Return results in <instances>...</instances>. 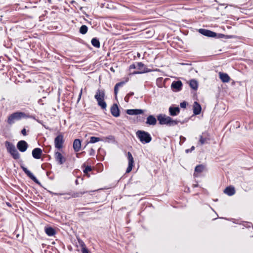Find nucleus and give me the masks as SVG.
Masks as SVG:
<instances>
[{"label": "nucleus", "instance_id": "nucleus-1", "mask_svg": "<svg viewBox=\"0 0 253 253\" xmlns=\"http://www.w3.org/2000/svg\"><path fill=\"white\" fill-rule=\"evenodd\" d=\"M130 74H142L153 71H158V69H148L144 64H131L129 67Z\"/></svg>", "mask_w": 253, "mask_h": 253}, {"label": "nucleus", "instance_id": "nucleus-2", "mask_svg": "<svg viewBox=\"0 0 253 253\" xmlns=\"http://www.w3.org/2000/svg\"><path fill=\"white\" fill-rule=\"evenodd\" d=\"M157 119L161 125H166L169 126H174L178 124V121L173 120L166 115L160 114L157 116Z\"/></svg>", "mask_w": 253, "mask_h": 253}, {"label": "nucleus", "instance_id": "nucleus-3", "mask_svg": "<svg viewBox=\"0 0 253 253\" xmlns=\"http://www.w3.org/2000/svg\"><path fill=\"white\" fill-rule=\"evenodd\" d=\"M94 98L97 101L98 105L101 107L102 109H105L106 108V103L104 101L105 91L103 89H98L94 96Z\"/></svg>", "mask_w": 253, "mask_h": 253}, {"label": "nucleus", "instance_id": "nucleus-4", "mask_svg": "<svg viewBox=\"0 0 253 253\" xmlns=\"http://www.w3.org/2000/svg\"><path fill=\"white\" fill-rule=\"evenodd\" d=\"M136 135L142 143H149L152 140L150 134L145 131L138 130L136 132Z\"/></svg>", "mask_w": 253, "mask_h": 253}, {"label": "nucleus", "instance_id": "nucleus-5", "mask_svg": "<svg viewBox=\"0 0 253 253\" xmlns=\"http://www.w3.org/2000/svg\"><path fill=\"white\" fill-rule=\"evenodd\" d=\"M26 117V114L23 112H17L11 114L7 119V123L9 125L14 124L16 121L21 120Z\"/></svg>", "mask_w": 253, "mask_h": 253}, {"label": "nucleus", "instance_id": "nucleus-6", "mask_svg": "<svg viewBox=\"0 0 253 253\" xmlns=\"http://www.w3.org/2000/svg\"><path fill=\"white\" fill-rule=\"evenodd\" d=\"M6 145L8 151L12 156L14 159H18L19 158V154L16 149L15 146L12 144L6 141Z\"/></svg>", "mask_w": 253, "mask_h": 253}, {"label": "nucleus", "instance_id": "nucleus-7", "mask_svg": "<svg viewBox=\"0 0 253 253\" xmlns=\"http://www.w3.org/2000/svg\"><path fill=\"white\" fill-rule=\"evenodd\" d=\"M63 143L64 139L62 134H59L54 139L55 147L58 149L63 147Z\"/></svg>", "mask_w": 253, "mask_h": 253}, {"label": "nucleus", "instance_id": "nucleus-8", "mask_svg": "<svg viewBox=\"0 0 253 253\" xmlns=\"http://www.w3.org/2000/svg\"><path fill=\"white\" fill-rule=\"evenodd\" d=\"M198 31L202 35L208 37L214 38L216 36V33L205 29H200Z\"/></svg>", "mask_w": 253, "mask_h": 253}, {"label": "nucleus", "instance_id": "nucleus-9", "mask_svg": "<svg viewBox=\"0 0 253 253\" xmlns=\"http://www.w3.org/2000/svg\"><path fill=\"white\" fill-rule=\"evenodd\" d=\"M54 156L56 161L59 165L63 164L66 161V158L59 152H55Z\"/></svg>", "mask_w": 253, "mask_h": 253}, {"label": "nucleus", "instance_id": "nucleus-10", "mask_svg": "<svg viewBox=\"0 0 253 253\" xmlns=\"http://www.w3.org/2000/svg\"><path fill=\"white\" fill-rule=\"evenodd\" d=\"M127 159L128 161V166L126 169V172L129 173L131 171L134 163L133 158L131 153L129 152L127 153Z\"/></svg>", "mask_w": 253, "mask_h": 253}, {"label": "nucleus", "instance_id": "nucleus-11", "mask_svg": "<svg viewBox=\"0 0 253 253\" xmlns=\"http://www.w3.org/2000/svg\"><path fill=\"white\" fill-rule=\"evenodd\" d=\"M17 147L20 152H24L28 148V144L24 140H20L18 142Z\"/></svg>", "mask_w": 253, "mask_h": 253}, {"label": "nucleus", "instance_id": "nucleus-12", "mask_svg": "<svg viewBox=\"0 0 253 253\" xmlns=\"http://www.w3.org/2000/svg\"><path fill=\"white\" fill-rule=\"evenodd\" d=\"M21 167L28 176H29L32 180H33L36 183H39V181L38 180V179L30 170H29L26 168L24 167V166H21Z\"/></svg>", "mask_w": 253, "mask_h": 253}, {"label": "nucleus", "instance_id": "nucleus-13", "mask_svg": "<svg viewBox=\"0 0 253 253\" xmlns=\"http://www.w3.org/2000/svg\"><path fill=\"white\" fill-rule=\"evenodd\" d=\"M42 150L41 148H36L32 151V156L36 159H39L41 157Z\"/></svg>", "mask_w": 253, "mask_h": 253}, {"label": "nucleus", "instance_id": "nucleus-14", "mask_svg": "<svg viewBox=\"0 0 253 253\" xmlns=\"http://www.w3.org/2000/svg\"><path fill=\"white\" fill-rule=\"evenodd\" d=\"M111 112L112 115L115 117H118L120 115V111L118 107L116 104L113 105L111 108Z\"/></svg>", "mask_w": 253, "mask_h": 253}, {"label": "nucleus", "instance_id": "nucleus-15", "mask_svg": "<svg viewBox=\"0 0 253 253\" xmlns=\"http://www.w3.org/2000/svg\"><path fill=\"white\" fill-rule=\"evenodd\" d=\"M169 113L170 116H175L180 112V109L178 107H170L169 108Z\"/></svg>", "mask_w": 253, "mask_h": 253}, {"label": "nucleus", "instance_id": "nucleus-16", "mask_svg": "<svg viewBox=\"0 0 253 253\" xmlns=\"http://www.w3.org/2000/svg\"><path fill=\"white\" fill-rule=\"evenodd\" d=\"M143 111L141 109H128L126 113L129 115H134L142 114Z\"/></svg>", "mask_w": 253, "mask_h": 253}, {"label": "nucleus", "instance_id": "nucleus-17", "mask_svg": "<svg viewBox=\"0 0 253 253\" xmlns=\"http://www.w3.org/2000/svg\"><path fill=\"white\" fill-rule=\"evenodd\" d=\"M193 113L195 115H199L201 111V107L197 102H195L193 105Z\"/></svg>", "mask_w": 253, "mask_h": 253}, {"label": "nucleus", "instance_id": "nucleus-18", "mask_svg": "<svg viewBox=\"0 0 253 253\" xmlns=\"http://www.w3.org/2000/svg\"><path fill=\"white\" fill-rule=\"evenodd\" d=\"M81 147V142L78 139H76L73 142V148L75 152H78L80 151Z\"/></svg>", "mask_w": 253, "mask_h": 253}, {"label": "nucleus", "instance_id": "nucleus-19", "mask_svg": "<svg viewBox=\"0 0 253 253\" xmlns=\"http://www.w3.org/2000/svg\"><path fill=\"white\" fill-rule=\"evenodd\" d=\"M219 78L220 80L224 83H228L230 81L229 76L226 73L219 72Z\"/></svg>", "mask_w": 253, "mask_h": 253}, {"label": "nucleus", "instance_id": "nucleus-20", "mask_svg": "<svg viewBox=\"0 0 253 253\" xmlns=\"http://www.w3.org/2000/svg\"><path fill=\"white\" fill-rule=\"evenodd\" d=\"M157 123L156 119L152 115L149 116L147 118L146 123L149 125L154 126Z\"/></svg>", "mask_w": 253, "mask_h": 253}, {"label": "nucleus", "instance_id": "nucleus-21", "mask_svg": "<svg viewBox=\"0 0 253 253\" xmlns=\"http://www.w3.org/2000/svg\"><path fill=\"white\" fill-rule=\"evenodd\" d=\"M182 85V84L181 82L180 81H178L173 82L172 83L171 86V88L173 89H176L177 90H179L181 88Z\"/></svg>", "mask_w": 253, "mask_h": 253}, {"label": "nucleus", "instance_id": "nucleus-22", "mask_svg": "<svg viewBox=\"0 0 253 253\" xmlns=\"http://www.w3.org/2000/svg\"><path fill=\"white\" fill-rule=\"evenodd\" d=\"M224 192L229 196H232L235 194V190L233 187L229 186L225 189Z\"/></svg>", "mask_w": 253, "mask_h": 253}, {"label": "nucleus", "instance_id": "nucleus-23", "mask_svg": "<svg viewBox=\"0 0 253 253\" xmlns=\"http://www.w3.org/2000/svg\"><path fill=\"white\" fill-rule=\"evenodd\" d=\"M46 234L49 236H52L55 234V230L52 227H47L45 229Z\"/></svg>", "mask_w": 253, "mask_h": 253}, {"label": "nucleus", "instance_id": "nucleus-24", "mask_svg": "<svg viewBox=\"0 0 253 253\" xmlns=\"http://www.w3.org/2000/svg\"><path fill=\"white\" fill-rule=\"evenodd\" d=\"M127 80H126V81L118 83L115 85V86L114 87V93H115L116 96H117V93L118 92V88L119 87L122 86L124 84H125V83L126 82H127Z\"/></svg>", "mask_w": 253, "mask_h": 253}, {"label": "nucleus", "instance_id": "nucleus-25", "mask_svg": "<svg viewBox=\"0 0 253 253\" xmlns=\"http://www.w3.org/2000/svg\"><path fill=\"white\" fill-rule=\"evenodd\" d=\"M204 168H205L204 166L203 165H201L196 166L195 169V172L194 174V176H197V174H196V172L197 173L202 172L204 170Z\"/></svg>", "mask_w": 253, "mask_h": 253}, {"label": "nucleus", "instance_id": "nucleus-26", "mask_svg": "<svg viewBox=\"0 0 253 253\" xmlns=\"http://www.w3.org/2000/svg\"><path fill=\"white\" fill-rule=\"evenodd\" d=\"M91 42L92 45L96 48H99L100 46V42L98 39L96 38H93L91 40Z\"/></svg>", "mask_w": 253, "mask_h": 253}, {"label": "nucleus", "instance_id": "nucleus-27", "mask_svg": "<svg viewBox=\"0 0 253 253\" xmlns=\"http://www.w3.org/2000/svg\"><path fill=\"white\" fill-rule=\"evenodd\" d=\"M88 31V28L86 25H82L80 28L79 32L81 34L84 35Z\"/></svg>", "mask_w": 253, "mask_h": 253}, {"label": "nucleus", "instance_id": "nucleus-28", "mask_svg": "<svg viewBox=\"0 0 253 253\" xmlns=\"http://www.w3.org/2000/svg\"><path fill=\"white\" fill-rule=\"evenodd\" d=\"M189 85L192 88H193L195 90L197 89V88L198 87L197 82V81H196L195 80L191 81L190 82Z\"/></svg>", "mask_w": 253, "mask_h": 253}, {"label": "nucleus", "instance_id": "nucleus-29", "mask_svg": "<svg viewBox=\"0 0 253 253\" xmlns=\"http://www.w3.org/2000/svg\"><path fill=\"white\" fill-rule=\"evenodd\" d=\"M86 191H82V192H75L72 194V197L73 198H76L79 197L81 195L86 193Z\"/></svg>", "mask_w": 253, "mask_h": 253}, {"label": "nucleus", "instance_id": "nucleus-30", "mask_svg": "<svg viewBox=\"0 0 253 253\" xmlns=\"http://www.w3.org/2000/svg\"><path fill=\"white\" fill-rule=\"evenodd\" d=\"M101 140V139L99 137H96L94 136H92L90 138L89 143H94Z\"/></svg>", "mask_w": 253, "mask_h": 253}, {"label": "nucleus", "instance_id": "nucleus-31", "mask_svg": "<svg viewBox=\"0 0 253 253\" xmlns=\"http://www.w3.org/2000/svg\"><path fill=\"white\" fill-rule=\"evenodd\" d=\"M207 140V138L204 137L202 135L200 136V140H199V143L201 145L204 144Z\"/></svg>", "mask_w": 253, "mask_h": 253}, {"label": "nucleus", "instance_id": "nucleus-32", "mask_svg": "<svg viewBox=\"0 0 253 253\" xmlns=\"http://www.w3.org/2000/svg\"><path fill=\"white\" fill-rule=\"evenodd\" d=\"M225 35L222 34H217L216 33V36H215L214 38L216 39H221V38H225Z\"/></svg>", "mask_w": 253, "mask_h": 253}, {"label": "nucleus", "instance_id": "nucleus-33", "mask_svg": "<svg viewBox=\"0 0 253 253\" xmlns=\"http://www.w3.org/2000/svg\"><path fill=\"white\" fill-rule=\"evenodd\" d=\"M91 170V168L89 166H87L84 169V172L85 173H87V172L90 171Z\"/></svg>", "mask_w": 253, "mask_h": 253}, {"label": "nucleus", "instance_id": "nucleus-34", "mask_svg": "<svg viewBox=\"0 0 253 253\" xmlns=\"http://www.w3.org/2000/svg\"><path fill=\"white\" fill-rule=\"evenodd\" d=\"M187 103L185 101H183L180 104V106L181 108H185L186 107Z\"/></svg>", "mask_w": 253, "mask_h": 253}, {"label": "nucleus", "instance_id": "nucleus-35", "mask_svg": "<svg viewBox=\"0 0 253 253\" xmlns=\"http://www.w3.org/2000/svg\"><path fill=\"white\" fill-rule=\"evenodd\" d=\"M82 253H88L87 250L85 247L82 248Z\"/></svg>", "mask_w": 253, "mask_h": 253}, {"label": "nucleus", "instance_id": "nucleus-36", "mask_svg": "<svg viewBox=\"0 0 253 253\" xmlns=\"http://www.w3.org/2000/svg\"><path fill=\"white\" fill-rule=\"evenodd\" d=\"M21 133L23 135H27V133H26V130L25 128H23L22 131H21Z\"/></svg>", "mask_w": 253, "mask_h": 253}, {"label": "nucleus", "instance_id": "nucleus-37", "mask_svg": "<svg viewBox=\"0 0 253 253\" xmlns=\"http://www.w3.org/2000/svg\"><path fill=\"white\" fill-rule=\"evenodd\" d=\"M234 38L233 35H225V39H232Z\"/></svg>", "mask_w": 253, "mask_h": 253}, {"label": "nucleus", "instance_id": "nucleus-38", "mask_svg": "<svg viewBox=\"0 0 253 253\" xmlns=\"http://www.w3.org/2000/svg\"><path fill=\"white\" fill-rule=\"evenodd\" d=\"M180 141H182V142H184L185 140H186V138L182 136H180Z\"/></svg>", "mask_w": 253, "mask_h": 253}, {"label": "nucleus", "instance_id": "nucleus-39", "mask_svg": "<svg viewBox=\"0 0 253 253\" xmlns=\"http://www.w3.org/2000/svg\"><path fill=\"white\" fill-rule=\"evenodd\" d=\"M129 96H127V94L126 95V96L125 98V100L126 102H128L129 100Z\"/></svg>", "mask_w": 253, "mask_h": 253}, {"label": "nucleus", "instance_id": "nucleus-40", "mask_svg": "<svg viewBox=\"0 0 253 253\" xmlns=\"http://www.w3.org/2000/svg\"><path fill=\"white\" fill-rule=\"evenodd\" d=\"M53 194L54 195H64V193H53Z\"/></svg>", "mask_w": 253, "mask_h": 253}, {"label": "nucleus", "instance_id": "nucleus-41", "mask_svg": "<svg viewBox=\"0 0 253 253\" xmlns=\"http://www.w3.org/2000/svg\"><path fill=\"white\" fill-rule=\"evenodd\" d=\"M134 94V93L133 92H130L129 93L127 94V96H132Z\"/></svg>", "mask_w": 253, "mask_h": 253}, {"label": "nucleus", "instance_id": "nucleus-42", "mask_svg": "<svg viewBox=\"0 0 253 253\" xmlns=\"http://www.w3.org/2000/svg\"><path fill=\"white\" fill-rule=\"evenodd\" d=\"M195 149V147L194 146H192L191 149H190V150L192 151L193 150H194Z\"/></svg>", "mask_w": 253, "mask_h": 253}, {"label": "nucleus", "instance_id": "nucleus-43", "mask_svg": "<svg viewBox=\"0 0 253 253\" xmlns=\"http://www.w3.org/2000/svg\"><path fill=\"white\" fill-rule=\"evenodd\" d=\"M189 152H191V151L190 150V149H187L186 150V153H188Z\"/></svg>", "mask_w": 253, "mask_h": 253}, {"label": "nucleus", "instance_id": "nucleus-44", "mask_svg": "<svg viewBox=\"0 0 253 253\" xmlns=\"http://www.w3.org/2000/svg\"><path fill=\"white\" fill-rule=\"evenodd\" d=\"M82 93V90H81V92H80V95H79V99L81 98V96Z\"/></svg>", "mask_w": 253, "mask_h": 253}, {"label": "nucleus", "instance_id": "nucleus-45", "mask_svg": "<svg viewBox=\"0 0 253 253\" xmlns=\"http://www.w3.org/2000/svg\"><path fill=\"white\" fill-rule=\"evenodd\" d=\"M94 151L93 149H91V153H94Z\"/></svg>", "mask_w": 253, "mask_h": 253}, {"label": "nucleus", "instance_id": "nucleus-46", "mask_svg": "<svg viewBox=\"0 0 253 253\" xmlns=\"http://www.w3.org/2000/svg\"><path fill=\"white\" fill-rule=\"evenodd\" d=\"M110 70H111V71H112L113 72H114V70H113V68H112V67L110 68Z\"/></svg>", "mask_w": 253, "mask_h": 253}]
</instances>
